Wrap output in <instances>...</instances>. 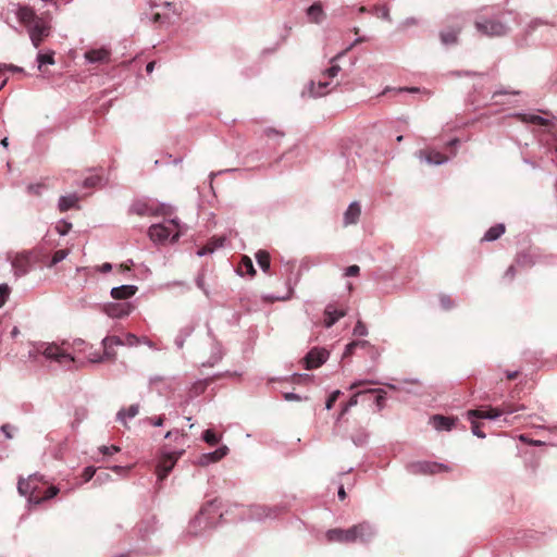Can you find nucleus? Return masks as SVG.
I'll return each instance as SVG.
<instances>
[{
	"label": "nucleus",
	"instance_id": "obj_23",
	"mask_svg": "<svg viewBox=\"0 0 557 557\" xmlns=\"http://www.w3.org/2000/svg\"><path fill=\"white\" fill-rule=\"evenodd\" d=\"M227 450H228L227 447L223 446V447L218 448L213 453L205 454L201 456V463L208 465L210 462H216L226 456Z\"/></svg>",
	"mask_w": 557,
	"mask_h": 557
},
{
	"label": "nucleus",
	"instance_id": "obj_29",
	"mask_svg": "<svg viewBox=\"0 0 557 557\" xmlns=\"http://www.w3.org/2000/svg\"><path fill=\"white\" fill-rule=\"evenodd\" d=\"M523 121L531 123V124L545 126L549 131H550V127L553 126V122L550 120L544 119V117H542L540 115H535V114L523 115Z\"/></svg>",
	"mask_w": 557,
	"mask_h": 557
},
{
	"label": "nucleus",
	"instance_id": "obj_2",
	"mask_svg": "<svg viewBox=\"0 0 557 557\" xmlns=\"http://www.w3.org/2000/svg\"><path fill=\"white\" fill-rule=\"evenodd\" d=\"M41 476L38 474L29 475L27 479L21 478L17 482V491L21 495H28V502L34 505H39L44 500L53 498L59 493L57 486H49L45 491L39 488L38 483Z\"/></svg>",
	"mask_w": 557,
	"mask_h": 557
},
{
	"label": "nucleus",
	"instance_id": "obj_38",
	"mask_svg": "<svg viewBox=\"0 0 557 557\" xmlns=\"http://www.w3.org/2000/svg\"><path fill=\"white\" fill-rule=\"evenodd\" d=\"M11 289L7 284L0 285V308L4 306L7 302L9 296H10Z\"/></svg>",
	"mask_w": 557,
	"mask_h": 557
},
{
	"label": "nucleus",
	"instance_id": "obj_14",
	"mask_svg": "<svg viewBox=\"0 0 557 557\" xmlns=\"http://www.w3.org/2000/svg\"><path fill=\"white\" fill-rule=\"evenodd\" d=\"M16 16L20 23H22L27 28L36 24L37 21L42 20L35 13V11L30 7L27 5L20 7L16 12Z\"/></svg>",
	"mask_w": 557,
	"mask_h": 557
},
{
	"label": "nucleus",
	"instance_id": "obj_7",
	"mask_svg": "<svg viewBox=\"0 0 557 557\" xmlns=\"http://www.w3.org/2000/svg\"><path fill=\"white\" fill-rule=\"evenodd\" d=\"M451 469L438 462H417L410 466V471L414 474H436L440 472H448Z\"/></svg>",
	"mask_w": 557,
	"mask_h": 557
},
{
	"label": "nucleus",
	"instance_id": "obj_13",
	"mask_svg": "<svg viewBox=\"0 0 557 557\" xmlns=\"http://www.w3.org/2000/svg\"><path fill=\"white\" fill-rule=\"evenodd\" d=\"M124 342L119 336H107L102 339L103 358L107 360H114L116 357L115 346H122Z\"/></svg>",
	"mask_w": 557,
	"mask_h": 557
},
{
	"label": "nucleus",
	"instance_id": "obj_63",
	"mask_svg": "<svg viewBox=\"0 0 557 557\" xmlns=\"http://www.w3.org/2000/svg\"><path fill=\"white\" fill-rule=\"evenodd\" d=\"M338 497L339 499L344 500L345 497H346V492L344 490V487L342 486L339 490H338Z\"/></svg>",
	"mask_w": 557,
	"mask_h": 557
},
{
	"label": "nucleus",
	"instance_id": "obj_59",
	"mask_svg": "<svg viewBox=\"0 0 557 557\" xmlns=\"http://www.w3.org/2000/svg\"><path fill=\"white\" fill-rule=\"evenodd\" d=\"M99 270H100L101 272H103V273H108V272H110V271L112 270V264H111V263H109V262H106V263H103V264L99 268Z\"/></svg>",
	"mask_w": 557,
	"mask_h": 557
},
{
	"label": "nucleus",
	"instance_id": "obj_46",
	"mask_svg": "<svg viewBox=\"0 0 557 557\" xmlns=\"http://www.w3.org/2000/svg\"><path fill=\"white\" fill-rule=\"evenodd\" d=\"M341 395V391H334L330 396L329 398L326 399V403H325V407L326 409H331L334 404L336 403V400L338 399Z\"/></svg>",
	"mask_w": 557,
	"mask_h": 557
},
{
	"label": "nucleus",
	"instance_id": "obj_6",
	"mask_svg": "<svg viewBox=\"0 0 557 557\" xmlns=\"http://www.w3.org/2000/svg\"><path fill=\"white\" fill-rule=\"evenodd\" d=\"M27 29L33 45L38 48L40 44L50 35L51 27L46 21L40 20Z\"/></svg>",
	"mask_w": 557,
	"mask_h": 557
},
{
	"label": "nucleus",
	"instance_id": "obj_54",
	"mask_svg": "<svg viewBox=\"0 0 557 557\" xmlns=\"http://www.w3.org/2000/svg\"><path fill=\"white\" fill-rule=\"evenodd\" d=\"M1 431L4 433L7 438H12L13 437L12 432H11L12 431V426L11 425H9V424L2 425Z\"/></svg>",
	"mask_w": 557,
	"mask_h": 557
},
{
	"label": "nucleus",
	"instance_id": "obj_52",
	"mask_svg": "<svg viewBox=\"0 0 557 557\" xmlns=\"http://www.w3.org/2000/svg\"><path fill=\"white\" fill-rule=\"evenodd\" d=\"M360 272V268L356 264L350 265L346 269L345 275L346 276H357Z\"/></svg>",
	"mask_w": 557,
	"mask_h": 557
},
{
	"label": "nucleus",
	"instance_id": "obj_32",
	"mask_svg": "<svg viewBox=\"0 0 557 557\" xmlns=\"http://www.w3.org/2000/svg\"><path fill=\"white\" fill-rule=\"evenodd\" d=\"M267 138L273 140L276 145L281 144V139L284 137V133L273 127H268L263 131Z\"/></svg>",
	"mask_w": 557,
	"mask_h": 557
},
{
	"label": "nucleus",
	"instance_id": "obj_24",
	"mask_svg": "<svg viewBox=\"0 0 557 557\" xmlns=\"http://www.w3.org/2000/svg\"><path fill=\"white\" fill-rule=\"evenodd\" d=\"M459 27H449L441 32V40L444 45H454L458 40Z\"/></svg>",
	"mask_w": 557,
	"mask_h": 557
},
{
	"label": "nucleus",
	"instance_id": "obj_18",
	"mask_svg": "<svg viewBox=\"0 0 557 557\" xmlns=\"http://www.w3.org/2000/svg\"><path fill=\"white\" fill-rule=\"evenodd\" d=\"M431 421H432L434 429H436L437 431H443V430L450 431L453 429V426L455 425L457 418H448V417L436 414V416L432 417Z\"/></svg>",
	"mask_w": 557,
	"mask_h": 557
},
{
	"label": "nucleus",
	"instance_id": "obj_26",
	"mask_svg": "<svg viewBox=\"0 0 557 557\" xmlns=\"http://www.w3.org/2000/svg\"><path fill=\"white\" fill-rule=\"evenodd\" d=\"M237 272L240 274V275H245V274H248L249 276H255L256 275V270L253 268V263L251 261V259L248 257V256H243L242 257V260L237 267Z\"/></svg>",
	"mask_w": 557,
	"mask_h": 557
},
{
	"label": "nucleus",
	"instance_id": "obj_12",
	"mask_svg": "<svg viewBox=\"0 0 557 557\" xmlns=\"http://www.w3.org/2000/svg\"><path fill=\"white\" fill-rule=\"evenodd\" d=\"M84 57L89 63L106 64L109 63L111 60V51L106 47H101L98 49H90L86 51Z\"/></svg>",
	"mask_w": 557,
	"mask_h": 557
},
{
	"label": "nucleus",
	"instance_id": "obj_20",
	"mask_svg": "<svg viewBox=\"0 0 557 557\" xmlns=\"http://www.w3.org/2000/svg\"><path fill=\"white\" fill-rule=\"evenodd\" d=\"M307 16L311 23H321L325 17L321 2H315L307 9Z\"/></svg>",
	"mask_w": 557,
	"mask_h": 557
},
{
	"label": "nucleus",
	"instance_id": "obj_19",
	"mask_svg": "<svg viewBox=\"0 0 557 557\" xmlns=\"http://www.w3.org/2000/svg\"><path fill=\"white\" fill-rule=\"evenodd\" d=\"M324 314V324L326 327H331L336 323L338 319L343 318L346 314V312L344 310H337L335 307L329 305L325 308Z\"/></svg>",
	"mask_w": 557,
	"mask_h": 557
},
{
	"label": "nucleus",
	"instance_id": "obj_9",
	"mask_svg": "<svg viewBox=\"0 0 557 557\" xmlns=\"http://www.w3.org/2000/svg\"><path fill=\"white\" fill-rule=\"evenodd\" d=\"M476 29L486 36H503L507 33V27L497 21L475 22Z\"/></svg>",
	"mask_w": 557,
	"mask_h": 557
},
{
	"label": "nucleus",
	"instance_id": "obj_28",
	"mask_svg": "<svg viewBox=\"0 0 557 557\" xmlns=\"http://www.w3.org/2000/svg\"><path fill=\"white\" fill-rule=\"evenodd\" d=\"M78 197L76 195L62 196L59 200V210L65 212L76 207Z\"/></svg>",
	"mask_w": 557,
	"mask_h": 557
},
{
	"label": "nucleus",
	"instance_id": "obj_62",
	"mask_svg": "<svg viewBox=\"0 0 557 557\" xmlns=\"http://www.w3.org/2000/svg\"><path fill=\"white\" fill-rule=\"evenodd\" d=\"M154 65H156V62L154 61H151L149 62L147 65H146V71L147 73H151L154 69Z\"/></svg>",
	"mask_w": 557,
	"mask_h": 557
},
{
	"label": "nucleus",
	"instance_id": "obj_44",
	"mask_svg": "<svg viewBox=\"0 0 557 557\" xmlns=\"http://www.w3.org/2000/svg\"><path fill=\"white\" fill-rule=\"evenodd\" d=\"M145 421L153 426H161L165 421V417L163 414L159 417H148L145 419Z\"/></svg>",
	"mask_w": 557,
	"mask_h": 557
},
{
	"label": "nucleus",
	"instance_id": "obj_41",
	"mask_svg": "<svg viewBox=\"0 0 557 557\" xmlns=\"http://www.w3.org/2000/svg\"><path fill=\"white\" fill-rule=\"evenodd\" d=\"M45 187L46 186L42 183L29 184L27 186V191L30 195L40 196L41 195V189H44Z\"/></svg>",
	"mask_w": 557,
	"mask_h": 557
},
{
	"label": "nucleus",
	"instance_id": "obj_40",
	"mask_svg": "<svg viewBox=\"0 0 557 557\" xmlns=\"http://www.w3.org/2000/svg\"><path fill=\"white\" fill-rule=\"evenodd\" d=\"M86 357L92 363L104 361L103 355L97 350L94 351L91 347H89V351L87 352Z\"/></svg>",
	"mask_w": 557,
	"mask_h": 557
},
{
	"label": "nucleus",
	"instance_id": "obj_36",
	"mask_svg": "<svg viewBox=\"0 0 557 557\" xmlns=\"http://www.w3.org/2000/svg\"><path fill=\"white\" fill-rule=\"evenodd\" d=\"M53 55H54L53 51H50L49 53H39L37 55V61L39 63V70H41L44 64H53L54 63Z\"/></svg>",
	"mask_w": 557,
	"mask_h": 557
},
{
	"label": "nucleus",
	"instance_id": "obj_16",
	"mask_svg": "<svg viewBox=\"0 0 557 557\" xmlns=\"http://www.w3.org/2000/svg\"><path fill=\"white\" fill-rule=\"evenodd\" d=\"M468 419H496L500 417L496 407H484L481 409H473L467 412Z\"/></svg>",
	"mask_w": 557,
	"mask_h": 557
},
{
	"label": "nucleus",
	"instance_id": "obj_11",
	"mask_svg": "<svg viewBox=\"0 0 557 557\" xmlns=\"http://www.w3.org/2000/svg\"><path fill=\"white\" fill-rule=\"evenodd\" d=\"M134 309V306L129 302L115 304L109 302L103 306L104 313L110 318H124L127 317Z\"/></svg>",
	"mask_w": 557,
	"mask_h": 557
},
{
	"label": "nucleus",
	"instance_id": "obj_10",
	"mask_svg": "<svg viewBox=\"0 0 557 557\" xmlns=\"http://www.w3.org/2000/svg\"><path fill=\"white\" fill-rule=\"evenodd\" d=\"M42 355L50 360H54L59 363H64L65 361L69 362H76L75 358L71 355L65 354L58 345L55 344H48L44 350Z\"/></svg>",
	"mask_w": 557,
	"mask_h": 557
},
{
	"label": "nucleus",
	"instance_id": "obj_57",
	"mask_svg": "<svg viewBox=\"0 0 557 557\" xmlns=\"http://www.w3.org/2000/svg\"><path fill=\"white\" fill-rule=\"evenodd\" d=\"M99 178H96V177H88L85 180L84 182V186L85 187H91V186H95L96 183L98 182Z\"/></svg>",
	"mask_w": 557,
	"mask_h": 557
},
{
	"label": "nucleus",
	"instance_id": "obj_15",
	"mask_svg": "<svg viewBox=\"0 0 557 557\" xmlns=\"http://www.w3.org/2000/svg\"><path fill=\"white\" fill-rule=\"evenodd\" d=\"M418 156L424 158L429 164L440 165L448 161V157L434 149L420 150Z\"/></svg>",
	"mask_w": 557,
	"mask_h": 557
},
{
	"label": "nucleus",
	"instance_id": "obj_50",
	"mask_svg": "<svg viewBox=\"0 0 557 557\" xmlns=\"http://www.w3.org/2000/svg\"><path fill=\"white\" fill-rule=\"evenodd\" d=\"M96 473V469L92 467H87L83 472V479L85 482H88L92 479Z\"/></svg>",
	"mask_w": 557,
	"mask_h": 557
},
{
	"label": "nucleus",
	"instance_id": "obj_45",
	"mask_svg": "<svg viewBox=\"0 0 557 557\" xmlns=\"http://www.w3.org/2000/svg\"><path fill=\"white\" fill-rule=\"evenodd\" d=\"M213 506H214V503H213V502H211V503H209L206 507H203V508L201 509V511H200V515H199V516H197V517L195 518V520L193 521V524H191V525H195V524H197V523H198V524H201V522H202V520H203V518H205L206 512H207V511H209V508H210V507H213Z\"/></svg>",
	"mask_w": 557,
	"mask_h": 557
},
{
	"label": "nucleus",
	"instance_id": "obj_42",
	"mask_svg": "<svg viewBox=\"0 0 557 557\" xmlns=\"http://www.w3.org/2000/svg\"><path fill=\"white\" fill-rule=\"evenodd\" d=\"M121 450V448L119 446H115V445H111V446H101L99 447V451L106 456H111L115 453H119Z\"/></svg>",
	"mask_w": 557,
	"mask_h": 557
},
{
	"label": "nucleus",
	"instance_id": "obj_25",
	"mask_svg": "<svg viewBox=\"0 0 557 557\" xmlns=\"http://www.w3.org/2000/svg\"><path fill=\"white\" fill-rule=\"evenodd\" d=\"M224 237H213L201 249L198 250V255L205 256L207 253H211L216 248L222 247L224 245Z\"/></svg>",
	"mask_w": 557,
	"mask_h": 557
},
{
	"label": "nucleus",
	"instance_id": "obj_48",
	"mask_svg": "<svg viewBox=\"0 0 557 557\" xmlns=\"http://www.w3.org/2000/svg\"><path fill=\"white\" fill-rule=\"evenodd\" d=\"M369 393H377V396H376V405L381 408L384 404V400H385V392L382 391V389H369L368 391Z\"/></svg>",
	"mask_w": 557,
	"mask_h": 557
},
{
	"label": "nucleus",
	"instance_id": "obj_34",
	"mask_svg": "<svg viewBox=\"0 0 557 557\" xmlns=\"http://www.w3.org/2000/svg\"><path fill=\"white\" fill-rule=\"evenodd\" d=\"M499 411V414H509V413H513L518 410H522L524 409V406L521 405V406H516L511 403H503L499 407H496Z\"/></svg>",
	"mask_w": 557,
	"mask_h": 557
},
{
	"label": "nucleus",
	"instance_id": "obj_27",
	"mask_svg": "<svg viewBox=\"0 0 557 557\" xmlns=\"http://www.w3.org/2000/svg\"><path fill=\"white\" fill-rule=\"evenodd\" d=\"M505 230L504 224H496L487 230L482 239L486 242L496 240L505 233Z\"/></svg>",
	"mask_w": 557,
	"mask_h": 557
},
{
	"label": "nucleus",
	"instance_id": "obj_30",
	"mask_svg": "<svg viewBox=\"0 0 557 557\" xmlns=\"http://www.w3.org/2000/svg\"><path fill=\"white\" fill-rule=\"evenodd\" d=\"M249 511H250L251 519H256V520H261L264 517H269L271 513L270 509L265 508L264 506H260V505L251 506Z\"/></svg>",
	"mask_w": 557,
	"mask_h": 557
},
{
	"label": "nucleus",
	"instance_id": "obj_35",
	"mask_svg": "<svg viewBox=\"0 0 557 557\" xmlns=\"http://www.w3.org/2000/svg\"><path fill=\"white\" fill-rule=\"evenodd\" d=\"M69 252H70V250H69V249H60V250H57V251L53 253V256H52V258H51L50 262L48 263V267H50V268H51V267H53V265L58 264L59 262H61L62 260H64V259L67 257Z\"/></svg>",
	"mask_w": 557,
	"mask_h": 557
},
{
	"label": "nucleus",
	"instance_id": "obj_5",
	"mask_svg": "<svg viewBox=\"0 0 557 557\" xmlns=\"http://www.w3.org/2000/svg\"><path fill=\"white\" fill-rule=\"evenodd\" d=\"M183 454L184 450L164 453L161 455L156 467V474L158 475V479L160 481L164 480L169 475V473L174 468L175 463Z\"/></svg>",
	"mask_w": 557,
	"mask_h": 557
},
{
	"label": "nucleus",
	"instance_id": "obj_39",
	"mask_svg": "<svg viewBox=\"0 0 557 557\" xmlns=\"http://www.w3.org/2000/svg\"><path fill=\"white\" fill-rule=\"evenodd\" d=\"M352 333L355 336H366L368 334L367 325L361 320H358Z\"/></svg>",
	"mask_w": 557,
	"mask_h": 557
},
{
	"label": "nucleus",
	"instance_id": "obj_4",
	"mask_svg": "<svg viewBox=\"0 0 557 557\" xmlns=\"http://www.w3.org/2000/svg\"><path fill=\"white\" fill-rule=\"evenodd\" d=\"M341 66L333 64L323 73V79H320L317 84L311 83L310 95L312 97H322L330 92L327 87L332 84V79L338 75Z\"/></svg>",
	"mask_w": 557,
	"mask_h": 557
},
{
	"label": "nucleus",
	"instance_id": "obj_21",
	"mask_svg": "<svg viewBox=\"0 0 557 557\" xmlns=\"http://www.w3.org/2000/svg\"><path fill=\"white\" fill-rule=\"evenodd\" d=\"M360 213H361V209H360L359 203L357 201H354L352 203H350V206L348 207V209L346 210V212L344 214L345 225L357 223V221L360 216Z\"/></svg>",
	"mask_w": 557,
	"mask_h": 557
},
{
	"label": "nucleus",
	"instance_id": "obj_51",
	"mask_svg": "<svg viewBox=\"0 0 557 557\" xmlns=\"http://www.w3.org/2000/svg\"><path fill=\"white\" fill-rule=\"evenodd\" d=\"M173 435L177 438L178 436L185 437L187 434L184 430L168 431L164 435L165 438H171Z\"/></svg>",
	"mask_w": 557,
	"mask_h": 557
},
{
	"label": "nucleus",
	"instance_id": "obj_47",
	"mask_svg": "<svg viewBox=\"0 0 557 557\" xmlns=\"http://www.w3.org/2000/svg\"><path fill=\"white\" fill-rule=\"evenodd\" d=\"M72 228V224L69 223V222H61L60 224L57 225V231L60 235H65L70 232V230Z\"/></svg>",
	"mask_w": 557,
	"mask_h": 557
},
{
	"label": "nucleus",
	"instance_id": "obj_55",
	"mask_svg": "<svg viewBox=\"0 0 557 557\" xmlns=\"http://www.w3.org/2000/svg\"><path fill=\"white\" fill-rule=\"evenodd\" d=\"M505 276L508 277L509 280H513V277L516 276V269L513 265H510L506 273H505Z\"/></svg>",
	"mask_w": 557,
	"mask_h": 557
},
{
	"label": "nucleus",
	"instance_id": "obj_3",
	"mask_svg": "<svg viewBox=\"0 0 557 557\" xmlns=\"http://www.w3.org/2000/svg\"><path fill=\"white\" fill-rule=\"evenodd\" d=\"M148 233L151 240L157 243H164L169 238L176 240L180 237V224L173 219L168 224L151 225Z\"/></svg>",
	"mask_w": 557,
	"mask_h": 557
},
{
	"label": "nucleus",
	"instance_id": "obj_31",
	"mask_svg": "<svg viewBox=\"0 0 557 557\" xmlns=\"http://www.w3.org/2000/svg\"><path fill=\"white\" fill-rule=\"evenodd\" d=\"M256 259L259 264V267L264 271L268 272L270 269V255L265 250H259L256 253Z\"/></svg>",
	"mask_w": 557,
	"mask_h": 557
},
{
	"label": "nucleus",
	"instance_id": "obj_8",
	"mask_svg": "<svg viewBox=\"0 0 557 557\" xmlns=\"http://www.w3.org/2000/svg\"><path fill=\"white\" fill-rule=\"evenodd\" d=\"M329 358V351L325 348H312L304 358L305 367L308 370L321 367Z\"/></svg>",
	"mask_w": 557,
	"mask_h": 557
},
{
	"label": "nucleus",
	"instance_id": "obj_1",
	"mask_svg": "<svg viewBox=\"0 0 557 557\" xmlns=\"http://www.w3.org/2000/svg\"><path fill=\"white\" fill-rule=\"evenodd\" d=\"M373 536L374 530L367 521L355 524L347 530L336 528L326 532V539L331 543H355L357 541L368 543Z\"/></svg>",
	"mask_w": 557,
	"mask_h": 557
},
{
	"label": "nucleus",
	"instance_id": "obj_33",
	"mask_svg": "<svg viewBox=\"0 0 557 557\" xmlns=\"http://www.w3.org/2000/svg\"><path fill=\"white\" fill-rule=\"evenodd\" d=\"M369 346H370V343L368 341L351 342L346 346L343 357L346 358V357L351 356L357 347L364 348V347H369Z\"/></svg>",
	"mask_w": 557,
	"mask_h": 557
},
{
	"label": "nucleus",
	"instance_id": "obj_22",
	"mask_svg": "<svg viewBox=\"0 0 557 557\" xmlns=\"http://www.w3.org/2000/svg\"><path fill=\"white\" fill-rule=\"evenodd\" d=\"M139 413V405L138 404H134V405H131L128 408L126 409H121L117 414H116V419L117 421H120L124 426H128L127 425V422H126V418H134L136 417L137 414Z\"/></svg>",
	"mask_w": 557,
	"mask_h": 557
},
{
	"label": "nucleus",
	"instance_id": "obj_60",
	"mask_svg": "<svg viewBox=\"0 0 557 557\" xmlns=\"http://www.w3.org/2000/svg\"><path fill=\"white\" fill-rule=\"evenodd\" d=\"M368 383H369L368 381H358V382H355V383H352V384L350 385L349 389H351V391H352V389H356V388H358V387H360V386H363V385H366V384H368Z\"/></svg>",
	"mask_w": 557,
	"mask_h": 557
},
{
	"label": "nucleus",
	"instance_id": "obj_58",
	"mask_svg": "<svg viewBox=\"0 0 557 557\" xmlns=\"http://www.w3.org/2000/svg\"><path fill=\"white\" fill-rule=\"evenodd\" d=\"M74 346H75V348H76V349H78V350H84V351H86V349H85V348H83V346H84V347L86 346V344H85V342H84L83 339H76V341L74 342Z\"/></svg>",
	"mask_w": 557,
	"mask_h": 557
},
{
	"label": "nucleus",
	"instance_id": "obj_61",
	"mask_svg": "<svg viewBox=\"0 0 557 557\" xmlns=\"http://www.w3.org/2000/svg\"><path fill=\"white\" fill-rule=\"evenodd\" d=\"M349 409H350V407L347 404L343 405V408L339 412L338 419L343 418L348 412Z\"/></svg>",
	"mask_w": 557,
	"mask_h": 557
},
{
	"label": "nucleus",
	"instance_id": "obj_56",
	"mask_svg": "<svg viewBox=\"0 0 557 557\" xmlns=\"http://www.w3.org/2000/svg\"><path fill=\"white\" fill-rule=\"evenodd\" d=\"M519 373H520L519 371H506L505 372L506 377L509 381L516 380L519 376Z\"/></svg>",
	"mask_w": 557,
	"mask_h": 557
},
{
	"label": "nucleus",
	"instance_id": "obj_17",
	"mask_svg": "<svg viewBox=\"0 0 557 557\" xmlns=\"http://www.w3.org/2000/svg\"><path fill=\"white\" fill-rule=\"evenodd\" d=\"M137 292V287L134 285H122L113 287L111 289V297L116 300H126L133 297Z\"/></svg>",
	"mask_w": 557,
	"mask_h": 557
},
{
	"label": "nucleus",
	"instance_id": "obj_64",
	"mask_svg": "<svg viewBox=\"0 0 557 557\" xmlns=\"http://www.w3.org/2000/svg\"><path fill=\"white\" fill-rule=\"evenodd\" d=\"M459 143V139L458 138H454L453 140H450L448 144H447V147H456L457 144Z\"/></svg>",
	"mask_w": 557,
	"mask_h": 557
},
{
	"label": "nucleus",
	"instance_id": "obj_37",
	"mask_svg": "<svg viewBox=\"0 0 557 557\" xmlns=\"http://www.w3.org/2000/svg\"><path fill=\"white\" fill-rule=\"evenodd\" d=\"M202 438L207 444L211 446L216 445L220 441V437L212 430H206L203 432Z\"/></svg>",
	"mask_w": 557,
	"mask_h": 557
},
{
	"label": "nucleus",
	"instance_id": "obj_49",
	"mask_svg": "<svg viewBox=\"0 0 557 557\" xmlns=\"http://www.w3.org/2000/svg\"><path fill=\"white\" fill-rule=\"evenodd\" d=\"M139 343H140V339L136 335H134L132 333H128L126 335V339L124 342V344H126L128 346H135V345H137Z\"/></svg>",
	"mask_w": 557,
	"mask_h": 557
},
{
	"label": "nucleus",
	"instance_id": "obj_43",
	"mask_svg": "<svg viewBox=\"0 0 557 557\" xmlns=\"http://www.w3.org/2000/svg\"><path fill=\"white\" fill-rule=\"evenodd\" d=\"M471 421V430L478 437L484 438L485 434L481 431V424L475 419H469Z\"/></svg>",
	"mask_w": 557,
	"mask_h": 557
},
{
	"label": "nucleus",
	"instance_id": "obj_53",
	"mask_svg": "<svg viewBox=\"0 0 557 557\" xmlns=\"http://www.w3.org/2000/svg\"><path fill=\"white\" fill-rule=\"evenodd\" d=\"M364 392H357L355 393L351 398L346 403L350 408L356 406L358 404V397L363 394Z\"/></svg>",
	"mask_w": 557,
	"mask_h": 557
}]
</instances>
